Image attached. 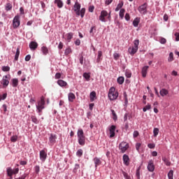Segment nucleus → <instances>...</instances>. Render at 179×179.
Masks as SVG:
<instances>
[{
    "mask_svg": "<svg viewBox=\"0 0 179 179\" xmlns=\"http://www.w3.org/2000/svg\"><path fill=\"white\" fill-rule=\"evenodd\" d=\"M123 96L124 99V106H128V95H127V92H124Z\"/></svg>",
    "mask_w": 179,
    "mask_h": 179,
    "instance_id": "nucleus-31",
    "label": "nucleus"
},
{
    "mask_svg": "<svg viewBox=\"0 0 179 179\" xmlns=\"http://www.w3.org/2000/svg\"><path fill=\"white\" fill-rule=\"evenodd\" d=\"M71 52H72V49H71V48H68L67 49H66L64 54L65 55H69Z\"/></svg>",
    "mask_w": 179,
    "mask_h": 179,
    "instance_id": "nucleus-46",
    "label": "nucleus"
},
{
    "mask_svg": "<svg viewBox=\"0 0 179 179\" xmlns=\"http://www.w3.org/2000/svg\"><path fill=\"white\" fill-rule=\"evenodd\" d=\"M9 78H10V76H3L2 80H1V85H3V87H8V86L9 85Z\"/></svg>",
    "mask_w": 179,
    "mask_h": 179,
    "instance_id": "nucleus-10",
    "label": "nucleus"
},
{
    "mask_svg": "<svg viewBox=\"0 0 179 179\" xmlns=\"http://www.w3.org/2000/svg\"><path fill=\"white\" fill-rule=\"evenodd\" d=\"M162 160L164 162V164H166V166H171V162H170V161L169 159H167V158H166V157L162 158Z\"/></svg>",
    "mask_w": 179,
    "mask_h": 179,
    "instance_id": "nucleus-37",
    "label": "nucleus"
},
{
    "mask_svg": "<svg viewBox=\"0 0 179 179\" xmlns=\"http://www.w3.org/2000/svg\"><path fill=\"white\" fill-rule=\"evenodd\" d=\"M134 47L136 48H138L139 47V40L136 39L134 41Z\"/></svg>",
    "mask_w": 179,
    "mask_h": 179,
    "instance_id": "nucleus-43",
    "label": "nucleus"
},
{
    "mask_svg": "<svg viewBox=\"0 0 179 179\" xmlns=\"http://www.w3.org/2000/svg\"><path fill=\"white\" fill-rule=\"evenodd\" d=\"M7 96H8L7 93L3 94V95H0V101H1V100H5V99H6Z\"/></svg>",
    "mask_w": 179,
    "mask_h": 179,
    "instance_id": "nucleus-50",
    "label": "nucleus"
},
{
    "mask_svg": "<svg viewBox=\"0 0 179 179\" xmlns=\"http://www.w3.org/2000/svg\"><path fill=\"white\" fill-rule=\"evenodd\" d=\"M76 156H78V157H82V156H83V150H78L76 152Z\"/></svg>",
    "mask_w": 179,
    "mask_h": 179,
    "instance_id": "nucleus-33",
    "label": "nucleus"
},
{
    "mask_svg": "<svg viewBox=\"0 0 179 179\" xmlns=\"http://www.w3.org/2000/svg\"><path fill=\"white\" fill-rule=\"evenodd\" d=\"M10 141L11 142H16V141H17V136H13L11 138H10Z\"/></svg>",
    "mask_w": 179,
    "mask_h": 179,
    "instance_id": "nucleus-49",
    "label": "nucleus"
},
{
    "mask_svg": "<svg viewBox=\"0 0 179 179\" xmlns=\"http://www.w3.org/2000/svg\"><path fill=\"white\" fill-rule=\"evenodd\" d=\"M17 173H19V168H15L14 169H12V168L7 169V174L10 179L13 178V174H17Z\"/></svg>",
    "mask_w": 179,
    "mask_h": 179,
    "instance_id": "nucleus-7",
    "label": "nucleus"
},
{
    "mask_svg": "<svg viewBox=\"0 0 179 179\" xmlns=\"http://www.w3.org/2000/svg\"><path fill=\"white\" fill-rule=\"evenodd\" d=\"M19 26H20V15H17L13 18V29H17Z\"/></svg>",
    "mask_w": 179,
    "mask_h": 179,
    "instance_id": "nucleus-5",
    "label": "nucleus"
},
{
    "mask_svg": "<svg viewBox=\"0 0 179 179\" xmlns=\"http://www.w3.org/2000/svg\"><path fill=\"white\" fill-rule=\"evenodd\" d=\"M55 79H61V74L59 73H57L55 76Z\"/></svg>",
    "mask_w": 179,
    "mask_h": 179,
    "instance_id": "nucleus-56",
    "label": "nucleus"
},
{
    "mask_svg": "<svg viewBox=\"0 0 179 179\" xmlns=\"http://www.w3.org/2000/svg\"><path fill=\"white\" fill-rule=\"evenodd\" d=\"M125 13V9L122 8L120 11L119 16L121 19H124V15Z\"/></svg>",
    "mask_w": 179,
    "mask_h": 179,
    "instance_id": "nucleus-34",
    "label": "nucleus"
},
{
    "mask_svg": "<svg viewBox=\"0 0 179 179\" xmlns=\"http://www.w3.org/2000/svg\"><path fill=\"white\" fill-rule=\"evenodd\" d=\"M173 61H174V55L173 54V52H170L169 53V57L168 59V62H173Z\"/></svg>",
    "mask_w": 179,
    "mask_h": 179,
    "instance_id": "nucleus-32",
    "label": "nucleus"
},
{
    "mask_svg": "<svg viewBox=\"0 0 179 179\" xmlns=\"http://www.w3.org/2000/svg\"><path fill=\"white\" fill-rule=\"evenodd\" d=\"M37 47H38V43H37V42L31 41L29 43V48L31 51H35V50L37 49Z\"/></svg>",
    "mask_w": 179,
    "mask_h": 179,
    "instance_id": "nucleus-15",
    "label": "nucleus"
},
{
    "mask_svg": "<svg viewBox=\"0 0 179 179\" xmlns=\"http://www.w3.org/2000/svg\"><path fill=\"white\" fill-rule=\"evenodd\" d=\"M74 43L76 45H80V41L79 39H76Z\"/></svg>",
    "mask_w": 179,
    "mask_h": 179,
    "instance_id": "nucleus-63",
    "label": "nucleus"
},
{
    "mask_svg": "<svg viewBox=\"0 0 179 179\" xmlns=\"http://www.w3.org/2000/svg\"><path fill=\"white\" fill-rule=\"evenodd\" d=\"M44 104H45L44 96H41V100L38 102V105H36L38 113H41L44 110Z\"/></svg>",
    "mask_w": 179,
    "mask_h": 179,
    "instance_id": "nucleus-4",
    "label": "nucleus"
},
{
    "mask_svg": "<svg viewBox=\"0 0 179 179\" xmlns=\"http://www.w3.org/2000/svg\"><path fill=\"white\" fill-rule=\"evenodd\" d=\"M31 119L32 122H34V124H38V120H37V117L34 115L31 116Z\"/></svg>",
    "mask_w": 179,
    "mask_h": 179,
    "instance_id": "nucleus-35",
    "label": "nucleus"
},
{
    "mask_svg": "<svg viewBox=\"0 0 179 179\" xmlns=\"http://www.w3.org/2000/svg\"><path fill=\"white\" fill-rule=\"evenodd\" d=\"M115 125H112L109 127V138H114L115 136Z\"/></svg>",
    "mask_w": 179,
    "mask_h": 179,
    "instance_id": "nucleus-12",
    "label": "nucleus"
},
{
    "mask_svg": "<svg viewBox=\"0 0 179 179\" xmlns=\"http://www.w3.org/2000/svg\"><path fill=\"white\" fill-rule=\"evenodd\" d=\"M83 78H85V79H86V80H89L90 79V74H89L87 73H84Z\"/></svg>",
    "mask_w": 179,
    "mask_h": 179,
    "instance_id": "nucleus-45",
    "label": "nucleus"
},
{
    "mask_svg": "<svg viewBox=\"0 0 179 179\" xmlns=\"http://www.w3.org/2000/svg\"><path fill=\"white\" fill-rule=\"evenodd\" d=\"M113 57H114V59H115V61L118 60V58H120V54L114 53Z\"/></svg>",
    "mask_w": 179,
    "mask_h": 179,
    "instance_id": "nucleus-52",
    "label": "nucleus"
},
{
    "mask_svg": "<svg viewBox=\"0 0 179 179\" xmlns=\"http://www.w3.org/2000/svg\"><path fill=\"white\" fill-rule=\"evenodd\" d=\"M148 146L150 149H155V144L153 143H149Z\"/></svg>",
    "mask_w": 179,
    "mask_h": 179,
    "instance_id": "nucleus-61",
    "label": "nucleus"
},
{
    "mask_svg": "<svg viewBox=\"0 0 179 179\" xmlns=\"http://www.w3.org/2000/svg\"><path fill=\"white\" fill-rule=\"evenodd\" d=\"M128 51L130 55H134V54H136V52H138V48L133 46L131 48H129Z\"/></svg>",
    "mask_w": 179,
    "mask_h": 179,
    "instance_id": "nucleus-19",
    "label": "nucleus"
},
{
    "mask_svg": "<svg viewBox=\"0 0 179 179\" xmlns=\"http://www.w3.org/2000/svg\"><path fill=\"white\" fill-rule=\"evenodd\" d=\"M175 36H176V41H179V33L178 32L175 33Z\"/></svg>",
    "mask_w": 179,
    "mask_h": 179,
    "instance_id": "nucleus-62",
    "label": "nucleus"
},
{
    "mask_svg": "<svg viewBox=\"0 0 179 179\" xmlns=\"http://www.w3.org/2000/svg\"><path fill=\"white\" fill-rule=\"evenodd\" d=\"M134 138H138L139 136V131H134L133 134Z\"/></svg>",
    "mask_w": 179,
    "mask_h": 179,
    "instance_id": "nucleus-51",
    "label": "nucleus"
},
{
    "mask_svg": "<svg viewBox=\"0 0 179 179\" xmlns=\"http://www.w3.org/2000/svg\"><path fill=\"white\" fill-rule=\"evenodd\" d=\"M125 76L127 77V78H131V76H132V73H131V72L129 71H127L125 73Z\"/></svg>",
    "mask_w": 179,
    "mask_h": 179,
    "instance_id": "nucleus-57",
    "label": "nucleus"
},
{
    "mask_svg": "<svg viewBox=\"0 0 179 179\" xmlns=\"http://www.w3.org/2000/svg\"><path fill=\"white\" fill-rule=\"evenodd\" d=\"M2 71H3V72H9L10 71V67H9V66H3L2 67Z\"/></svg>",
    "mask_w": 179,
    "mask_h": 179,
    "instance_id": "nucleus-44",
    "label": "nucleus"
},
{
    "mask_svg": "<svg viewBox=\"0 0 179 179\" xmlns=\"http://www.w3.org/2000/svg\"><path fill=\"white\" fill-rule=\"evenodd\" d=\"M153 134H154V136L156 138V136H157L159 135V129L158 128H154Z\"/></svg>",
    "mask_w": 179,
    "mask_h": 179,
    "instance_id": "nucleus-42",
    "label": "nucleus"
},
{
    "mask_svg": "<svg viewBox=\"0 0 179 179\" xmlns=\"http://www.w3.org/2000/svg\"><path fill=\"white\" fill-rule=\"evenodd\" d=\"M138 10L141 13V15H146L148 13V3H145L140 6L138 8Z\"/></svg>",
    "mask_w": 179,
    "mask_h": 179,
    "instance_id": "nucleus-8",
    "label": "nucleus"
},
{
    "mask_svg": "<svg viewBox=\"0 0 179 179\" xmlns=\"http://www.w3.org/2000/svg\"><path fill=\"white\" fill-rule=\"evenodd\" d=\"M123 176H124L125 179H131V176H129L128 173H127L125 172L123 173Z\"/></svg>",
    "mask_w": 179,
    "mask_h": 179,
    "instance_id": "nucleus-54",
    "label": "nucleus"
},
{
    "mask_svg": "<svg viewBox=\"0 0 179 179\" xmlns=\"http://www.w3.org/2000/svg\"><path fill=\"white\" fill-rule=\"evenodd\" d=\"M12 10V5L10 4V3H8L6 5V10Z\"/></svg>",
    "mask_w": 179,
    "mask_h": 179,
    "instance_id": "nucleus-47",
    "label": "nucleus"
},
{
    "mask_svg": "<svg viewBox=\"0 0 179 179\" xmlns=\"http://www.w3.org/2000/svg\"><path fill=\"white\" fill-rule=\"evenodd\" d=\"M57 85H59V86H60L61 87H65V86L68 85V83L63 80H58Z\"/></svg>",
    "mask_w": 179,
    "mask_h": 179,
    "instance_id": "nucleus-20",
    "label": "nucleus"
},
{
    "mask_svg": "<svg viewBox=\"0 0 179 179\" xmlns=\"http://www.w3.org/2000/svg\"><path fill=\"white\" fill-rule=\"evenodd\" d=\"M140 22H141V18L136 17L133 21V25L134 26V27H138Z\"/></svg>",
    "mask_w": 179,
    "mask_h": 179,
    "instance_id": "nucleus-25",
    "label": "nucleus"
},
{
    "mask_svg": "<svg viewBox=\"0 0 179 179\" xmlns=\"http://www.w3.org/2000/svg\"><path fill=\"white\" fill-rule=\"evenodd\" d=\"M166 41H167L164 38H162L161 40H160L161 44H166Z\"/></svg>",
    "mask_w": 179,
    "mask_h": 179,
    "instance_id": "nucleus-59",
    "label": "nucleus"
},
{
    "mask_svg": "<svg viewBox=\"0 0 179 179\" xmlns=\"http://www.w3.org/2000/svg\"><path fill=\"white\" fill-rule=\"evenodd\" d=\"M107 16H108V13L106 10H102L99 15V20L106 23L107 22V20H106V17H107Z\"/></svg>",
    "mask_w": 179,
    "mask_h": 179,
    "instance_id": "nucleus-9",
    "label": "nucleus"
},
{
    "mask_svg": "<svg viewBox=\"0 0 179 179\" xmlns=\"http://www.w3.org/2000/svg\"><path fill=\"white\" fill-rule=\"evenodd\" d=\"M69 97V101H71V103L73 102L75 99H76V96H75V94L70 92L68 95Z\"/></svg>",
    "mask_w": 179,
    "mask_h": 179,
    "instance_id": "nucleus-21",
    "label": "nucleus"
},
{
    "mask_svg": "<svg viewBox=\"0 0 179 179\" xmlns=\"http://www.w3.org/2000/svg\"><path fill=\"white\" fill-rule=\"evenodd\" d=\"M125 20L128 22L131 20V17L129 16V13H126L125 15Z\"/></svg>",
    "mask_w": 179,
    "mask_h": 179,
    "instance_id": "nucleus-53",
    "label": "nucleus"
},
{
    "mask_svg": "<svg viewBox=\"0 0 179 179\" xmlns=\"http://www.w3.org/2000/svg\"><path fill=\"white\" fill-rule=\"evenodd\" d=\"M159 94L162 97H164V96H167V94H169V90L163 88L160 90Z\"/></svg>",
    "mask_w": 179,
    "mask_h": 179,
    "instance_id": "nucleus-24",
    "label": "nucleus"
},
{
    "mask_svg": "<svg viewBox=\"0 0 179 179\" xmlns=\"http://www.w3.org/2000/svg\"><path fill=\"white\" fill-rule=\"evenodd\" d=\"M122 6H124V2L121 1L117 4V8H115V12H118V10H120Z\"/></svg>",
    "mask_w": 179,
    "mask_h": 179,
    "instance_id": "nucleus-30",
    "label": "nucleus"
},
{
    "mask_svg": "<svg viewBox=\"0 0 179 179\" xmlns=\"http://www.w3.org/2000/svg\"><path fill=\"white\" fill-rule=\"evenodd\" d=\"M66 40L69 43H71V40L73 38V33L70 32L66 34Z\"/></svg>",
    "mask_w": 179,
    "mask_h": 179,
    "instance_id": "nucleus-23",
    "label": "nucleus"
},
{
    "mask_svg": "<svg viewBox=\"0 0 179 179\" xmlns=\"http://www.w3.org/2000/svg\"><path fill=\"white\" fill-rule=\"evenodd\" d=\"M57 142V136L54 134H50L49 137V145H55Z\"/></svg>",
    "mask_w": 179,
    "mask_h": 179,
    "instance_id": "nucleus-11",
    "label": "nucleus"
},
{
    "mask_svg": "<svg viewBox=\"0 0 179 179\" xmlns=\"http://www.w3.org/2000/svg\"><path fill=\"white\" fill-rule=\"evenodd\" d=\"M19 55H20V49L17 48L15 55V61H17L19 59Z\"/></svg>",
    "mask_w": 179,
    "mask_h": 179,
    "instance_id": "nucleus-27",
    "label": "nucleus"
},
{
    "mask_svg": "<svg viewBox=\"0 0 179 179\" xmlns=\"http://www.w3.org/2000/svg\"><path fill=\"white\" fill-rule=\"evenodd\" d=\"M124 77L121 76V77H119L117 80V83H119V85H122V83H124Z\"/></svg>",
    "mask_w": 179,
    "mask_h": 179,
    "instance_id": "nucleus-39",
    "label": "nucleus"
},
{
    "mask_svg": "<svg viewBox=\"0 0 179 179\" xmlns=\"http://www.w3.org/2000/svg\"><path fill=\"white\" fill-rule=\"evenodd\" d=\"M55 3L59 9L64 6V2L62 0H55Z\"/></svg>",
    "mask_w": 179,
    "mask_h": 179,
    "instance_id": "nucleus-22",
    "label": "nucleus"
},
{
    "mask_svg": "<svg viewBox=\"0 0 179 179\" xmlns=\"http://www.w3.org/2000/svg\"><path fill=\"white\" fill-rule=\"evenodd\" d=\"M103 56V52L101 50L98 51V57L96 59V62H100V58Z\"/></svg>",
    "mask_w": 179,
    "mask_h": 179,
    "instance_id": "nucleus-38",
    "label": "nucleus"
},
{
    "mask_svg": "<svg viewBox=\"0 0 179 179\" xmlns=\"http://www.w3.org/2000/svg\"><path fill=\"white\" fill-rule=\"evenodd\" d=\"M88 10H89V12L92 13V12L94 10V6H90L89 7Z\"/></svg>",
    "mask_w": 179,
    "mask_h": 179,
    "instance_id": "nucleus-58",
    "label": "nucleus"
},
{
    "mask_svg": "<svg viewBox=\"0 0 179 179\" xmlns=\"http://www.w3.org/2000/svg\"><path fill=\"white\" fill-rule=\"evenodd\" d=\"M148 69H149V66H145L142 68L141 73L143 78H146V75H148Z\"/></svg>",
    "mask_w": 179,
    "mask_h": 179,
    "instance_id": "nucleus-16",
    "label": "nucleus"
},
{
    "mask_svg": "<svg viewBox=\"0 0 179 179\" xmlns=\"http://www.w3.org/2000/svg\"><path fill=\"white\" fill-rule=\"evenodd\" d=\"M150 108H152V105L150 104H148L146 105L143 108V111L144 113H146L148 110H150Z\"/></svg>",
    "mask_w": 179,
    "mask_h": 179,
    "instance_id": "nucleus-36",
    "label": "nucleus"
},
{
    "mask_svg": "<svg viewBox=\"0 0 179 179\" xmlns=\"http://www.w3.org/2000/svg\"><path fill=\"white\" fill-rule=\"evenodd\" d=\"M45 159H47V152L44 150L40 151V159L41 162H45Z\"/></svg>",
    "mask_w": 179,
    "mask_h": 179,
    "instance_id": "nucleus-13",
    "label": "nucleus"
},
{
    "mask_svg": "<svg viewBox=\"0 0 179 179\" xmlns=\"http://www.w3.org/2000/svg\"><path fill=\"white\" fill-rule=\"evenodd\" d=\"M174 174V171L173 170H171L168 173V178L169 179H173V176Z\"/></svg>",
    "mask_w": 179,
    "mask_h": 179,
    "instance_id": "nucleus-41",
    "label": "nucleus"
},
{
    "mask_svg": "<svg viewBox=\"0 0 179 179\" xmlns=\"http://www.w3.org/2000/svg\"><path fill=\"white\" fill-rule=\"evenodd\" d=\"M31 59V56L30 55H28L25 57V61L29 62Z\"/></svg>",
    "mask_w": 179,
    "mask_h": 179,
    "instance_id": "nucleus-60",
    "label": "nucleus"
},
{
    "mask_svg": "<svg viewBox=\"0 0 179 179\" xmlns=\"http://www.w3.org/2000/svg\"><path fill=\"white\" fill-rule=\"evenodd\" d=\"M34 169H35V172L36 173V174H38L40 173V166L36 165L34 167Z\"/></svg>",
    "mask_w": 179,
    "mask_h": 179,
    "instance_id": "nucleus-48",
    "label": "nucleus"
},
{
    "mask_svg": "<svg viewBox=\"0 0 179 179\" xmlns=\"http://www.w3.org/2000/svg\"><path fill=\"white\" fill-rule=\"evenodd\" d=\"M93 162L95 164V168L97 169V167H99V166H101V159L97 157H95L93 159Z\"/></svg>",
    "mask_w": 179,
    "mask_h": 179,
    "instance_id": "nucleus-14",
    "label": "nucleus"
},
{
    "mask_svg": "<svg viewBox=\"0 0 179 179\" xmlns=\"http://www.w3.org/2000/svg\"><path fill=\"white\" fill-rule=\"evenodd\" d=\"M148 170L152 173V171H155V165L153 164L152 161H150L148 165Z\"/></svg>",
    "mask_w": 179,
    "mask_h": 179,
    "instance_id": "nucleus-18",
    "label": "nucleus"
},
{
    "mask_svg": "<svg viewBox=\"0 0 179 179\" xmlns=\"http://www.w3.org/2000/svg\"><path fill=\"white\" fill-rule=\"evenodd\" d=\"M19 85V80L17 78H13L12 80V86L13 87H17V85Z\"/></svg>",
    "mask_w": 179,
    "mask_h": 179,
    "instance_id": "nucleus-26",
    "label": "nucleus"
},
{
    "mask_svg": "<svg viewBox=\"0 0 179 179\" xmlns=\"http://www.w3.org/2000/svg\"><path fill=\"white\" fill-rule=\"evenodd\" d=\"M26 174L22 175L21 177L15 178V179H26Z\"/></svg>",
    "mask_w": 179,
    "mask_h": 179,
    "instance_id": "nucleus-64",
    "label": "nucleus"
},
{
    "mask_svg": "<svg viewBox=\"0 0 179 179\" xmlns=\"http://www.w3.org/2000/svg\"><path fill=\"white\" fill-rule=\"evenodd\" d=\"M41 51L44 55H47V54H48V48L45 46H43L41 48Z\"/></svg>",
    "mask_w": 179,
    "mask_h": 179,
    "instance_id": "nucleus-28",
    "label": "nucleus"
},
{
    "mask_svg": "<svg viewBox=\"0 0 179 179\" xmlns=\"http://www.w3.org/2000/svg\"><path fill=\"white\" fill-rule=\"evenodd\" d=\"M129 148V144L127 142L123 141L119 145V149L121 150L122 153H125Z\"/></svg>",
    "mask_w": 179,
    "mask_h": 179,
    "instance_id": "nucleus-6",
    "label": "nucleus"
},
{
    "mask_svg": "<svg viewBox=\"0 0 179 179\" xmlns=\"http://www.w3.org/2000/svg\"><path fill=\"white\" fill-rule=\"evenodd\" d=\"M74 12H76V15H77V16L84 17L85 13H86V8H83L80 10V3H79L78 2H76L74 5Z\"/></svg>",
    "mask_w": 179,
    "mask_h": 179,
    "instance_id": "nucleus-1",
    "label": "nucleus"
},
{
    "mask_svg": "<svg viewBox=\"0 0 179 179\" xmlns=\"http://www.w3.org/2000/svg\"><path fill=\"white\" fill-rule=\"evenodd\" d=\"M108 97L111 101L117 100V99H118V92L115 90V87H111L109 89Z\"/></svg>",
    "mask_w": 179,
    "mask_h": 179,
    "instance_id": "nucleus-3",
    "label": "nucleus"
},
{
    "mask_svg": "<svg viewBox=\"0 0 179 179\" xmlns=\"http://www.w3.org/2000/svg\"><path fill=\"white\" fill-rule=\"evenodd\" d=\"M123 163L125 166H129V157L127 155H123Z\"/></svg>",
    "mask_w": 179,
    "mask_h": 179,
    "instance_id": "nucleus-17",
    "label": "nucleus"
},
{
    "mask_svg": "<svg viewBox=\"0 0 179 179\" xmlns=\"http://www.w3.org/2000/svg\"><path fill=\"white\" fill-rule=\"evenodd\" d=\"M111 113H112V115L113 117L114 121H117V113H115V111L113 109L111 110Z\"/></svg>",
    "mask_w": 179,
    "mask_h": 179,
    "instance_id": "nucleus-40",
    "label": "nucleus"
},
{
    "mask_svg": "<svg viewBox=\"0 0 179 179\" xmlns=\"http://www.w3.org/2000/svg\"><path fill=\"white\" fill-rule=\"evenodd\" d=\"M136 150H138V152H139V149H141V143H137L136 144Z\"/></svg>",
    "mask_w": 179,
    "mask_h": 179,
    "instance_id": "nucleus-55",
    "label": "nucleus"
},
{
    "mask_svg": "<svg viewBox=\"0 0 179 179\" xmlns=\"http://www.w3.org/2000/svg\"><path fill=\"white\" fill-rule=\"evenodd\" d=\"M90 97L91 101H94V98L96 97V92L94 91L90 93Z\"/></svg>",
    "mask_w": 179,
    "mask_h": 179,
    "instance_id": "nucleus-29",
    "label": "nucleus"
},
{
    "mask_svg": "<svg viewBox=\"0 0 179 179\" xmlns=\"http://www.w3.org/2000/svg\"><path fill=\"white\" fill-rule=\"evenodd\" d=\"M77 136L79 145H80V146H85V143H86V136H85L83 129H79L77 131Z\"/></svg>",
    "mask_w": 179,
    "mask_h": 179,
    "instance_id": "nucleus-2",
    "label": "nucleus"
}]
</instances>
